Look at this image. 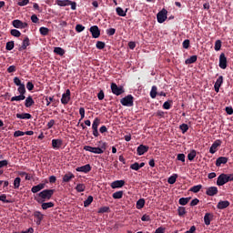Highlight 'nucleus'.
Masks as SVG:
<instances>
[{
    "label": "nucleus",
    "mask_w": 233,
    "mask_h": 233,
    "mask_svg": "<svg viewBox=\"0 0 233 233\" xmlns=\"http://www.w3.org/2000/svg\"><path fill=\"white\" fill-rule=\"evenodd\" d=\"M116 14L117 15H119L120 17H126L127 16V10H123V8L121 7H116Z\"/></svg>",
    "instance_id": "obj_32"
},
{
    "label": "nucleus",
    "mask_w": 233,
    "mask_h": 233,
    "mask_svg": "<svg viewBox=\"0 0 233 233\" xmlns=\"http://www.w3.org/2000/svg\"><path fill=\"white\" fill-rule=\"evenodd\" d=\"M21 187V177H17L14 180V188L17 189Z\"/></svg>",
    "instance_id": "obj_41"
},
{
    "label": "nucleus",
    "mask_w": 233,
    "mask_h": 233,
    "mask_svg": "<svg viewBox=\"0 0 233 233\" xmlns=\"http://www.w3.org/2000/svg\"><path fill=\"white\" fill-rule=\"evenodd\" d=\"M14 46H15L14 41H9L5 45V50H8V51L14 50Z\"/></svg>",
    "instance_id": "obj_48"
},
{
    "label": "nucleus",
    "mask_w": 233,
    "mask_h": 233,
    "mask_svg": "<svg viewBox=\"0 0 233 233\" xmlns=\"http://www.w3.org/2000/svg\"><path fill=\"white\" fill-rule=\"evenodd\" d=\"M99 125H101V118L96 117L92 124V130H97V128H99Z\"/></svg>",
    "instance_id": "obj_26"
},
{
    "label": "nucleus",
    "mask_w": 233,
    "mask_h": 233,
    "mask_svg": "<svg viewBox=\"0 0 233 233\" xmlns=\"http://www.w3.org/2000/svg\"><path fill=\"white\" fill-rule=\"evenodd\" d=\"M25 99H26V96H25V95H19V96H13L11 98V101L12 102H14V101H25Z\"/></svg>",
    "instance_id": "obj_34"
},
{
    "label": "nucleus",
    "mask_w": 233,
    "mask_h": 233,
    "mask_svg": "<svg viewBox=\"0 0 233 233\" xmlns=\"http://www.w3.org/2000/svg\"><path fill=\"white\" fill-rule=\"evenodd\" d=\"M0 201H2L3 203H12L11 200L6 199V196L5 194L0 196Z\"/></svg>",
    "instance_id": "obj_57"
},
{
    "label": "nucleus",
    "mask_w": 233,
    "mask_h": 233,
    "mask_svg": "<svg viewBox=\"0 0 233 233\" xmlns=\"http://www.w3.org/2000/svg\"><path fill=\"white\" fill-rule=\"evenodd\" d=\"M55 192L56 189H44L43 191L38 193V197L35 198V200L37 201V203H45V201H50Z\"/></svg>",
    "instance_id": "obj_1"
},
{
    "label": "nucleus",
    "mask_w": 233,
    "mask_h": 233,
    "mask_svg": "<svg viewBox=\"0 0 233 233\" xmlns=\"http://www.w3.org/2000/svg\"><path fill=\"white\" fill-rule=\"evenodd\" d=\"M85 30V25H81V24H77L76 25V31L79 33L83 32Z\"/></svg>",
    "instance_id": "obj_54"
},
{
    "label": "nucleus",
    "mask_w": 233,
    "mask_h": 233,
    "mask_svg": "<svg viewBox=\"0 0 233 233\" xmlns=\"http://www.w3.org/2000/svg\"><path fill=\"white\" fill-rule=\"evenodd\" d=\"M162 106L164 110H170V108H172V100L166 101Z\"/></svg>",
    "instance_id": "obj_42"
},
{
    "label": "nucleus",
    "mask_w": 233,
    "mask_h": 233,
    "mask_svg": "<svg viewBox=\"0 0 233 233\" xmlns=\"http://www.w3.org/2000/svg\"><path fill=\"white\" fill-rule=\"evenodd\" d=\"M123 198V191H116L113 194L114 199H121Z\"/></svg>",
    "instance_id": "obj_47"
},
{
    "label": "nucleus",
    "mask_w": 233,
    "mask_h": 233,
    "mask_svg": "<svg viewBox=\"0 0 233 233\" xmlns=\"http://www.w3.org/2000/svg\"><path fill=\"white\" fill-rule=\"evenodd\" d=\"M223 85V76H218L217 79L215 86H221Z\"/></svg>",
    "instance_id": "obj_53"
},
{
    "label": "nucleus",
    "mask_w": 233,
    "mask_h": 233,
    "mask_svg": "<svg viewBox=\"0 0 233 233\" xmlns=\"http://www.w3.org/2000/svg\"><path fill=\"white\" fill-rule=\"evenodd\" d=\"M63 147V140L61 139H53L52 140V147L55 150H59Z\"/></svg>",
    "instance_id": "obj_16"
},
{
    "label": "nucleus",
    "mask_w": 233,
    "mask_h": 233,
    "mask_svg": "<svg viewBox=\"0 0 233 233\" xmlns=\"http://www.w3.org/2000/svg\"><path fill=\"white\" fill-rule=\"evenodd\" d=\"M106 150V143L104 142L101 147H93V154H103Z\"/></svg>",
    "instance_id": "obj_17"
},
{
    "label": "nucleus",
    "mask_w": 233,
    "mask_h": 233,
    "mask_svg": "<svg viewBox=\"0 0 233 233\" xmlns=\"http://www.w3.org/2000/svg\"><path fill=\"white\" fill-rule=\"evenodd\" d=\"M125 187V180H116L111 183V188H122Z\"/></svg>",
    "instance_id": "obj_19"
},
{
    "label": "nucleus",
    "mask_w": 233,
    "mask_h": 233,
    "mask_svg": "<svg viewBox=\"0 0 233 233\" xmlns=\"http://www.w3.org/2000/svg\"><path fill=\"white\" fill-rule=\"evenodd\" d=\"M21 136H25V132L17 130L14 133V137H21Z\"/></svg>",
    "instance_id": "obj_60"
},
{
    "label": "nucleus",
    "mask_w": 233,
    "mask_h": 233,
    "mask_svg": "<svg viewBox=\"0 0 233 233\" xmlns=\"http://www.w3.org/2000/svg\"><path fill=\"white\" fill-rule=\"evenodd\" d=\"M120 103L123 106H134V96L127 95L120 99Z\"/></svg>",
    "instance_id": "obj_2"
},
{
    "label": "nucleus",
    "mask_w": 233,
    "mask_h": 233,
    "mask_svg": "<svg viewBox=\"0 0 233 233\" xmlns=\"http://www.w3.org/2000/svg\"><path fill=\"white\" fill-rule=\"evenodd\" d=\"M17 91L19 92L20 95L25 96L26 94V87H25V84L22 86H19L17 88Z\"/></svg>",
    "instance_id": "obj_43"
},
{
    "label": "nucleus",
    "mask_w": 233,
    "mask_h": 233,
    "mask_svg": "<svg viewBox=\"0 0 233 233\" xmlns=\"http://www.w3.org/2000/svg\"><path fill=\"white\" fill-rule=\"evenodd\" d=\"M17 119H32V115L29 113L16 114Z\"/></svg>",
    "instance_id": "obj_25"
},
{
    "label": "nucleus",
    "mask_w": 233,
    "mask_h": 233,
    "mask_svg": "<svg viewBox=\"0 0 233 233\" xmlns=\"http://www.w3.org/2000/svg\"><path fill=\"white\" fill-rule=\"evenodd\" d=\"M228 207H230V202L228 200H220L217 205V208L219 210H225Z\"/></svg>",
    "instance_id": "obj_14"
},
{
    "label": "nucleus",
    "mask_w": 233,
    "mask_h": 233,
    "mask_svg": "<svg viewBox=\"0 0 233 233\" xmlns=\"http://www.w3.org/2000/svg\"><path fill=\"white\" fill-rule=\"evenodd\" d=\"M74 177H76V176H74L73 173L69 172L63 177V181L64 183H70V181H72Z\"/></svg>",
    "instance_id": "obj_24"
},
{
    "label": "nucleus",
    "mask_w": 233,
    "mask_h": 233,
    "mask_svg": "<svg viewBox=\"0 0 233 233\" xmlns=\"http://www.w3.org/2000/svg\"><path fill=\"white\" fill-rule=\"evenodd\" d=\"M56 5L58 6H66V0H56Z\"/></svg>",
    "instance_id": "obj_61"
},
{
    "label": "nucleus",
    "mask_w": 233,
    "mask_h": 233,
    "mask_svg": "<svg viewBox=\"0 0 233 233\" xmlns=\"http://www.w3.org/2000/svg\"><path fill=\"white\" fill-rule=\"evenodd\" d=\"M221 45H222L221 40H217L215 42V50H216V52H219V50H221Z\"/></svg>",
    "instance_id": "obj_50"
},
{
    "label": "nucleus",
    "mask_w": 233,
    "mask_h": 233,
    "mask_svg": "<svg viewBox=\"0 0 233 233\" xmlns=\"http://www.w3.org/2000/svg\"><path fill=\"white\" fill-rule=\"evenodd\" d=\"M89 32L91 33L94 39H97L99 35H101V30H99V27L97 25H92L89 28Z\"/></svg>",
    "instance_id": "obj_5"
},
{
    "label": "nucleus",
    "mask_w": 233,
    "mask_h": 233,
    "mask_svg": "<svg viewBox=\"0 0 233 233\" xmlns=\"http://www.w3.org/2000/svg\"><path fill=\"white\" fill-rule=\"evenodd\" d=\"M221 143H223L221 140L217 139L210 147L209 153L210 154H216L218 152V147H221Z\"/></svg>",
    "instance_id": "obj_7"
},
{
    "label": "nucleus",
    "mask_w": 233,
    "mask_h": 233,
    "mask_svg": "<svg viewBox=\"0 0 233 233\" xmlns=\"http://www.w3.org/2000/svg\"><path fill=\"white\" fill-rule=\"evenodd\" d=\"M188 201H190V198H179L178 203L184 207L185 205H188Z\"/></svg>",
    "instance_id": "obj_38"
},
{
    "label": "nucleus",
    "mask_w": 233,
    "mask_h": 233,
    "mask_svg": "<svg viewBox=\"0 0 233 233\" xmlns=\"http://www.w3.org/2000/svg\"><path fill=\"white\" fill-rule=\"evenodd\" d=\"M39 32L41 34V35H48V34H50V29H48L47 27L42 26L39 28Z\"/></svg>",
    "instance_id": "obj_31"
},
{
    "label": "nucleus",
    "mask_w": 233,
    "mask_h": 233,
    "mask_svg": "<svg viewBox=\"0 0 233 233\" xmlns=\"http://www.w3.org/2000/svg\"><path fill=\"white\" fill-rule=\"evenodd\" d=\"M145 207V198H140L137 201V208L138 210H141Z\"/></svg>",
    "instance_id": "obj_36"
},
{
    "label": "nucleus",
    "mask_w": 233,
    "mask_h": 233,
    "mask_svg": "<svg viewBox=\"0 0 233 233\" xmlns=\"http://www.w3.org/2000/svg\"><path fill=\"white\" fill-rule=\"evenodd\" d=\"M107 35H114L116 34V28L106 29Z\"/></svg>",
    "instance_id": "obj_63"
},
{
    "label": "nucleus",
    "mask_w": 233,
    "mask_h": 233,
    "mask_svg": "<svg viewBox=\"0 0 233 233\" xmlns=\"http://www.w3.org/2000/svg\"><path fill=\"white\" fill-rule=\"evenodd\" d=\"M168 14V11L167 9L163 8L160 12L157 15V19L158 23H165L167 21V15Z\"/></svg>",
    "instance_id": "obj_4"
},
{
    "label": "nucleus",
    "mask_w": 233,
    "mask_h": 233,
    "mask_svg": "<svg viewBox=\"0 0 233 233\" xmlns=\"http://www.w3.org/2000/svg\"><path fill=\"white\" fill-rule=\"evenodd\" d=\"M11 35H13L14 37H21V32L17 29H12L10 31Z\"/></svg>",
    "instance_id": "obj_45"
},
{
    "label": "nucleus",
    "mask_w": 233,
    "mask_h": 233,
    "mask_svg": "<svg viewBox=\"0 0 233 233\" xmlns=\"http://www.w3.org/2000/svg\"><path fill=\"white\" fill-rule=\"evenodd\" d=\"M149 148H150V147H149L148 146L140 145V146L137 148V156H143L144 154H147V152H148Z\"/></svg>",
    "instance_id": "obj_13"
},
{
    "label": "nucleus",
    "mask_w": 233,
    "mask_h": 233,
    "mask_svg": "<svg viewBox=\"0 0 233 233\" xmlns=\"http://www.w3.org/2000/svg\"><path fill=\"white\" fill-rule=\"evenodd\" d=\"M157 96V86H153L150 91V97L152 99H156Z\"/></svg>",
    "instance_id": "obj_30"
},
{
    "label": "nucleus",
    "mask_w": 233,
    "mask_h": 233,
    "mask_svg": "<svg viewBox=\"0 0 233 233\" xmlns=\"http://www.w3.org/2000/svg\"><path fill=\"white\" fill-rule=\"evenodd\" d=\"M226 183H228V179L227 178V174L222 173L218 176L217 179V185L218 187H223V185H226Z\"/></svg>",
    "instance_id": "obj_6"
},
{
    "label": "nucleus",
    "mask_w": 233,
    "mask_h": 233,
    "mask_svg": "<svg viewBox=\"0 0 233 233\" xmlns=\"http://www.w3.org/2000/svg\"><path fill=\"white\" fill-rule=\"evenodd\" d=\"M79 114H80V119H79V123H81V121H83V119H85V107H80L79 108Z\"/></svg>",
    "instance_id": "obj_52"
},
{
    "label": "nucleus",
    "mask_w": 233,
    "mask_h": 233,
    "mask_svg": "<svg viewBox=\"0 0 233 233\" xmlns=\"http://www.w3.org/2000/svg\"><path fill=\"white\" fill-rule=\"evenodd\" d=\"M130 168H131V170H139V168H141V167H139V163H137V162H135L134 164H132L131 166H130Z\"/></svg>",
    "instance_id": "obj_58"
},
{
    "label": "nucleus",
    "mask_w": 233,
    "mask_h": 233,
    "mask_svg": "<svg viewBox=\"0 0 233 233\" xmlns=\"http://www.w3.org/2000/svg\"><path fill=\"white\" fill-rule=\"evenodd\" d=\"M97 98L99 101H103L105 99V92L103 90H100L97 94Z\"/></svg>",
    "instance_id": "obj_59"
},
{
    "label": "nucleus",
    "mask_w": 233,
    "mask_h": 233,
    "mask_svg": "<svg viewBox=\"0 0 233 233\" xmlns=\"http://www.w3.org/2000/svg\"><path fill=\"white\" fill-rule=\"evenodd\" d=\"M66 6H69V5H70L71 10H76V8H77V3L72 2L70 0H66Z\"/></svg>",
    "instance_id": "obj_33"
},
{
    "label": "nucleus",
    "mask_w": 233,
    "mask_h": 233,
    "mask_svg": "<svg viewBox=\"0 0 233 233\" xmlns=\"http://www.w3.org/2000/svg\"><path fill=\"white\" fill-rule=\"evenodd\" d=\"M227 163H228V157H219L217 158L215 165L216 167H221V165H227Z\"/></svg>",
    "instance_id": "obj_15"
},
{
    "label": "nucleus",
    "mask_w": 233,
    "mask_h": 233,
    "mask_svg": "<svg viewBox=\"0 0 233 233\" xmlns=\"http://www.w3.org/2000/svg\"><path fill=\"white\" fill-rule=\"evenodd\" d=\"M110 212V208L109 207H102L98 209V214H106Z\"/></svg>",
    "instance_id": "obj_44"
},
{
    "label": "nucleus",
    "mask_w": 233,
    "mask_h": 233,
    "mask_svg": "<svg viewBox=\"0 0 233 233\" xmlns=\"http://www.w3.org/2000/svg\"><path fill=\"white\" fill-rule=\"evenodd\" d=\"M46 184L45 183H40L36 186H34L31 188V192H33V194H37V192H41V190H43V188H45Z\"/></svg>",
    "instance_id": "obj_20"
},
{
    "label": "nucleus",
    "mask_w": 233,
    "mask_h": 233,
    "mask_svg": "<svg viewBox=\"0 0 233 233\" xmlns=\"http://www.w3.org/2000/svg\"><path fill=\"white\" fill-rule=\"evenodd\" d=\"M218 192V187H208L206 190L207 196H210V197L216 196Z\"/></svg>",
    "instance_id": "obj_18"
},
{
    "label": "nucleus",
    "mask_w": 233,
    "mask_h": 233,
    "mask_svg": "<svg viewBox=\"0 0 233 233\" xmlns=\"http://www.w3.org/2000/svg\"><path fill=\"white\" fill-rule=\"evenodd\" d=\"M34 217L36 218V225H41V222L43 221L44 215L41 211H35Z\"/></svg>",
    "instance_id": "obj_23"
},
{
    "label": "nucleus",
    "mask_w": 233,
    "mask_h": 233,
    "mask_svg": "<svg viewBox=\"0 0 233 233\" xmlns=\"http://www.w3.org/2000/svg\"><path fill=\"white\" fill-rule=\"evenodd\" d=\"M30 3V0H19L17 5L18 6H26Z\"/></svg>",
    "instance_id": "obj_55"
},
{
    "label": "nucleus",
    "mask_w": 233,
    "mask_h": 233,
    "mask_svg": "<svg viewBox=\"0 0 233 233\" xmlns=\"http://www.w3.org/2000/svg\"><path fill=\"white\" fill-rule=\"evenodd\" d=\"M201 188H203V186L200 184L197 185V186H193L190 188V192H193L194 194H198V192H199V190H201Z\"/></svg>",
    "instance_id": "obj_35"
},
{
    "label": "nucleus",
    "mask_w": 233,
    "mask_h": 233,
    "mask_svg": "<svg viewBox=\"0 0 233 233\" xmlns=\"http://www.w3.org/2000/svg\"><path fill=\"white\" fill-rule=\"evenodd\" d=\"M91 170H92V166H90V164H86L85 166L78 167L76 168V172H82L83 174H88V172H90Z\"/></svg>",
    "instance_id": "obj_8"
},
{
    "label": "nucleus",
    "mask_w": 233,
    "mask_h": 233,
    "mask_svg": "<svg viewBox=\"0 0 233 233\" xmlns=\"http://www.w3.org/2000/svg\"><path fill=\"white\" fill-rule=\"evenodd\" d=\"M214 219V215L211 213H206L204 216V223L208 227L210 225V221Z\"/></svg>",
    "instance_id": "obj_22"
},
{
    "label": "nucleus",
    "mask_w": 233,
    "mask_h": 233,
    "mask_svg": "<svg viewBox=\"0 0 233 233\" xmlns=\"http://www.w3.org/2000/svg\"><path fill=\"white\" fill-rule=\"evenodd\" d=\"M12 25L15 28H27L28 27V24L27 23H23V21L21 20H14L12 22Z\"/></svg>",
    "instance_id": "obj_11"
},
{
    "label": "nucleus",
    "mask_w": 233,
    "mask_h": 233,
    "mask_svg": "<svg viewBox=\"0 0 233 233\" xmlns=\"http://www.w3.org/2000/svg\"><path fill=\"white\" fill-rule=\"evenodd\" d=\"M92 201H94V197L89 196L87 199L84 201V207H90V205H92Z\"/></svg>",
    "instance_id": "obj_39"
},
{
    "label": "nucleus",
    "mask_w": 233,
    "mask_h": 233,
    "mask_svg": "<svg viewBox=\"0 0 233 233\" xmlns=\"http://www.w3.org/2000/svg\"><path fill=\"white\" fill-rule=\"evenodd\" d=\"M41 204L43 210H48V208H54V202H42Z\"/></svg>",
    "instance_id": "obj_27"
},
{
    "label": "nucleus",
    "mask_w": 233,
    "mask_h": 233,
    "mask_svg": "<svg viewBox=\"0 0 233 233\" xmlns=\"http://www.w3.org/2000/svg\"><path fill=\"white\" fill-rule=\"evenodd\" d=\"M196 61H198V56H191L189 58L186 59L185 64L193 65Z\"/></svg>",
    "instance_id": "obj_28"
},
{
    "label": "nucleus",
    "mask_w": 233,
    "mask_h": 233,
    "mask_svg": "<svg viewBox=\"0 0 233 233\" xmlns=\"http://www.w3.org/2000/svg\"><path fill=\"white\" fill-rule=\"evenodd\" d=\"M54 53L56 54V56H63V55L65 54V49H63L62 47H55Z\"/></svg>",
    "instance_id": "obj_37"
},
{
    "label": "nucleus",
    "mask_w": 233,
    "mask_h": 233,
    "mask_svg": "<svg viewBox=\"0 0 233 233\" xmlns=\"http://www.w3.org/2000/svg\"><path fill=\"white\" fill-rule=\"evenodd\" d=\"M196 156H198V152L195 149H193L187 154V158L189 161H194Z\"/></svg>",
    "instance_id": "obj_29"
},
{
    "label": "nucleus",
    "mask_w": 233,
    "mask_h": 233,
    "mask_svg": "<svg viewBox=\"0 0 233 233\" xmlns=\"http://www.w3.org/2000/svg\"><path fill=\"white\" fill-rule=\"evenodd\" d=\"M225 110H226V113H227L228 116H232V114H233V108H232V106H227V107L225 108Z\"/></svg>",
    "instance_id": "obj_64"
},
{
    "label": "nucleus",
    "mask_w": 233,
    "mask_h": 233,
    "mask_svg": "<svg viewBox=\"0 0 233 233\" xmlns=\"http://www.w3.org/2000/svg\"><path fill=\"white\" fill-rule=\"evenodd\" d=\"M179 128H180L182 134H185L186 132H188V125H187V124H181L179 126Z\"/></svg>",
    "instance_id": "obj_49"
},
{
    "label": "nucleus",
    "mask_w": 233,
    "mask_h": 233,
    "mask_svg": "<svg viewBox=\"0 0 233 233\" xmlns=\"http://www.w3.org/2000/svg\"><path fill=\"white\" fill-rule=\"evenodd\" d=\"M176 179H177V175H173V176L168 177L167 183L169 185H174V183H176Z\"/></svg>",
    "instance_id": "obj_46"
},
{
    "label": "nucleus",
    "mask_w": 233,
    "mask_h": 233,
    "mask_svg": "<svg viewBox=\"0 0 233 233\" xmlns=\"http://www.w3.org/2000/svg\"><path fill=\"white\" fill-rule=\"evenodd\" d=\"M34 105H35V102L34 98H32V96H27L25 101V108H30V106H34Z\"/></svg>",
    "instance_id": "obj_21"
},
{
    "label": "nucleus",
    "mask_w": 233,
    "mask_h": 233,
    "mask_svg": "<svg viewBox=\"0 0 233 233\" xmlns=\"http://www.w3.org/2000/svg\"><path fill=\"white\" fill-rule=\"evenodd\" d=\"M26 88L27 90H29V92H32V90H34V83H32L31 81L27 82Z\"/></svg>",
    "instance_id": "obj_62"
},
{
    "label": "nucleus",
    "mask_w": 233,
    "mask_h": 233,
    "mask_svg": "<svg viewBox=\"0 0 233 233\" xmlns=\"http://www.w3.org/2000/svg\"><path fill=\"white\" fill-rule=\"evenodd\" d=\"M111 92L115 96H121V94H125V88L122 86H118L116 83H111Z\"/></svg>",
    "instance_id": "obj_3"
},
{
    "label": "nucleus",
    "mask_w": 233,
    "mask_h": 233,
    "mask_svg": "<svg viewBox=\"0 0 233 233\" xmlns=\"http://www.w3.org/2000/svg\"><path fill=\"white\" fill-rule=\"evenodd\" d=\"M28 46H30V38H28V36H25L22 46L18 47V51L23 52V50H26Z\"/></svg>",
    "instance_id": "obj_10"
},
{
    "label": "nucleus",
    "mask_w": 233,
    "mask_h": 233,
    "mask_svg": "<svg viewBox=\"0 0 233 233\" xmlns=\"http://www.w3.org/2000/svg\"><path fill=\"white\" fill-rule=\"evenodd\" d=\"M61 103L62 105H68L70 103V89H66V93L62 95Z\"/></svg>",
    "instance_id": "obj_9"
},
{
    "label": "nucleus",
    "mask_w": 233,
    "mask_h": 233,
    "mask_svg": "<svg viewBox=\"0 0 233 233\" xmlns=\"http://www.w3.org/2000/svg\"><path fill=\"white\" fill-rule=\"evenodd\" d=\"M178 216L182 217L184 214H187V209L183 207L177 208Z\"/></svg>",
    "instance_id": "obj_56"
},
{
    "label": "nucleus",
    "mask_w": 233,
    "mask_h": 233,
    "mask_svg": "<svg viewBox=\"0 0 233 233\" xmlns=\"http://www.w3.org/2000/svg\"><path fill=\"white\" fill-rule=\"evenodd\" d=\"M218 66L222 68V70H225L227 68V56H225V53H222L219 56V64Z\"/></svg>",
    "instance_id": "obj_12"
},
{
    "label": "nucleus",
    "mask_w": 233,
    "mask_h": 233,
    "mask_svg": "<svg viewBox=\"0 0 233 233\" xmlns=\"http://www.w3.org/2000/svg\"><path fill=\"white\" fill-rule=\"evenodd\" d=\"M96 46L98 50H103V48L106 46V44L105 42L97 41Z\"/></svg>",
    "instance_id": "obj_51"
},
{
    "label": "nucleus",
    "mask_w": 233,
    "mask_h": 233,
    "mask_svg": "<svg viewBox=\"0 0 233 233\" xmlns=\"http://www.w3.org/2000/svg\"><path fill=\"white\" fill-rule=\"evenodd\" d=\"M86 186L85 184H77L76 187V192H85Z\"/></svg>",
    "instance_id": "obj_40"
}]
</instances>
